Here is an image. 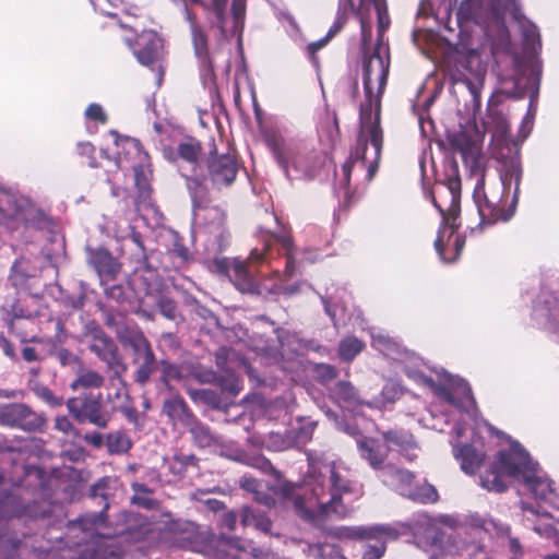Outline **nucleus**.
<instances>
[{
    "instance_id": "obj_1",
    "label": "nucleus",
    "mask_w": 559,
    "mask_h": 559,
    "mask_svg": "<svg viewBox=\"0 0 559 559\" xmlns=\"http://www.w3.org/2000/svg\"><path fill=\"white\" fill-rule=\"evenodd\" d=\"M201 142L192 136L179 142L176 148H163L164 157L174 163L181 177L186 179L192 201L193 224L199 226L198 235L204 238L203 246L207 255L205 263L209 271L229 280L240 293L263 299L297 294V283L284 284L282 281L260 280L264 272L259 267L267 266L271 272L285 277L293 276L296 271V247L290 231L274 213L266 215L275 227H258L257 245L246 260L218 257L229 246L230 235L225 228L224 211L219 207L205 209L206 189L203 185L204 178H201Z\"/></svg>"
},
{
    "instance_id": "obj_2",
    "label": "nucleus",
    "mask_w": 559,
    "mask_h": 559,
    "mask_svg": "<svg viewBox=\"0 0 559 559\" xmlns=\"http://www.w3.org/2000/svg\"><path fill=\"white\" fill-rule=\"evenodd\" d=\"M213 449L222 457L274 475L275 481L267 486V489L274 496L293 500L296 514L310 524L320 525L332 515L344 519L350 512L343 498L354 492L353 483L342 474L332 460L309 456V468L305 481L296 485L283 479L281 473L264 455L248 453L236 442L227 441L222 436L218 437V442Z\"/></svg>"
},
{
    "instance_id": "obj_3",
    "label": "nucleus",
    "mask_w": 559,
    "mask_h": 559,
    "mask_svg": "<svg viewBox=\"0 0 559 559\" xmlns=\"http://www.w3.org/2000/svg\"><path fill=\"white\" fill-rule=\"evenodd\" d=\"M372 36V27L361 20L362 46V85L365 100L359 107V132L354 150L342 166V177L335 186L338 198L349 199L350 174L354 167L366 169V179L371 181L379 167L383 147L381 128V98L386 86L390 58L389 48L377 44L371 53L368 52Z\"/></svg>"
},
{
    "instance_id": "obj_4",
    "label": "nucleus",
    "mask_w": 559,
    "mask_h": 559,
    "mask_svg": "<svg viewBox=\"0 0 559 559\" xmlns=\"http://www.w3.org/2000/svg\"><path fill=\"white\" fill-rule=\"evenodd\" d=\"M508 477L516 484L518 492L535 500V506L522 502V510L526 514L524 524L540 536L552 538L556 528L552 524H539L542 518L555 519L554 511H559V492L552 487L551 479L540 468L537 461L519 441H511L509 449L500 450L496 461L479 476L480 486L488 491L503 492L508 486L503 480Z\"/></svg>"
},
{
    "instance_id": "obj_5",
    "label": "nucleus",
    "mask_w": 559,
    "mask_h": 559,
    "mask_svg": "<svg viewBox=\"0 0 559 559\" xmlns=\"http://www.w3.org/2000/svg\"><path fill=\"white\" fill-rule=\"evenodd\" d=\"M63 508L51 501L41 499L23 506L20 499L9 490H0V556L3 559H20L23 554L31 552L36 559H46L49 550L36 545L33 533L16 532L22 523L33 522L39 526L61 523ZM36 535V533H34Z\"/></svg>"
},
{
    "instance_id": "obj_6",
    "label": "nucleus",
    "mask_w": 559,
    "mask_h": 559,
    "mask_svg": "<svg viewBox=\"0 0 559 559\" xmlns=\"http://www.w3.org/2000/svg\"><path fill=\"white\" fill-rule=\"evenodd\" d=\"M507 13L519 24L522 33V51L512 59L513 79L511 90H504L508 97L522 99L528 97L527 112L523 119L521 132L525 140L532 129L536 116L539 88L543 75L542 39L538 26L526 19L520 4Z\"/></svg>"
},
{
    "instance_id": "obj_7",
    "label": "nucleus",
    "mask_w": 559,
    "mask_h": 559,
    "mask_svg": "<svg viewBox=\"0 0 559 559\" xmlns=\"http://www.w3.org/2000/svg\"><path fill=\"white\" fill-rule=\"evenodd\" d=\"M372 341L384 355L403 364L402 370L408 379L429 388L441 401L466 413L469 417L476 416L478 412L476 401L469 384L463 378L453 376L443 368H429L437 376V379H433L421 369L426 364L420 357L401 348L391 337L378 334L372 335Z\"/></svg>"
},
{
    "instance_id": "obj_8",
    "label": "nucleus",
    "mask_w": 559,
    "mask_h": 559,
    "mask_svg": "<svg viewBox=\"0 0 559 559\" xmlns=\"http://www.w3.org/2000/svg\"><path fill=\"white\" fill-rule=\"evenodd\" d=\"M115 334L124 348L132 350L134 370L131 378L139 389L153 385L155 393H173L177 384L187 380L185 366L166 358L158 359L151 342L135 323L126 321Z\"/></svg>"
},
{
    "instance_id": "obj_9",
    "label": "nucleus",
    "mask_w": 559,
    "mask_h": 559,
    "mask_svg": "<svg viewBox=\"0 0 559 559\" xmlns=\"http://www.w3.org/2000/svg\"><path fill=\"white\" fill-rule=\"evenodd\" d=\"M334 534L340 539L366 540L361 559H381L386 550V543L400 536H412L413 543L420 548L442 542L441 530L424 513L414 514L406 521L392 524H372L359 526H337Z\"/></svg>"
},
{
    "instance_id": "obj_10",
    "label": "nucleus",
    "mask_w": 559,
    "mask_h": 559,
    "mask_svg": "<svg viewBox=\"0 0 559 559\" xmlns=\"http://www.w3.org/2000/svg\"><path fill=\"white\" fill-rule=\"evenodd\" d=\"M430 198L433 206L442 217L441 226L435 240V249L441 261L445 263L455 262L465 246V236H455L453 254L447 255L445 238L450 241L459 229L461 211V177L459 164L453 154L445 156L444 179L437 183L435 192L430 193Z\"/></svg>"
},
{
    "instance_id": "obj_11",
    "label": "nucleus",
    "mask_w": 559,
    "mask_h": 559,
    "mask_svg": "<svg viewBox=\"0 0 559 559\" xmlns=\"http://www.w3.org/2000/svg\"><path fill=\"white\" fill-rule=\"evenodd\" d=\"M522 177V163L520 153L516 152L503 164L500 171L501 194L487 195L484 176L477 180L473 191V201L477 207L479 224L471 228V233L481 230L485 226H492L498 222H509L514 216Z\"/></svg>"
},
{
    "instance_id": "obj_12",
    "label": "nucleus",
    "mask_w": 559,
    "mask_h": 559,
    "mask_svg": "<svg viewBox=\"0 0 559 559\" xmlns=\"http://www.w3.org/2000/svg\"><path fill=\"white\" fill-rule=\"evenodd\" d=\"M266 143L277 166L289 181L313 180L326 162L322 151L302 140L270 135Z\"/></svg>"
},
{
    "instance_id": "obj_13",
    "label": "nucleus",
    "mask_w": 559,
    "mask_h": 559,
    "mask_svg": "<svg viewBox=\"0 0 559 559\" xmlns=\"http://www.w3.org/2000/svg\"><path fill=\"white\" fill-rule=\"evenodd\" d=\"M50 224L48 215L28 198L0 187V226L11 233L43 230Z\"/></svg>"
},
{
    "instance_id": "obj_14",
    "label": "nucleus",
    "mask_w": 559,
    "mask_h": 559,
    "mask_svg": "<svg viewBox=\"0 0 559 559\" xmlns=\"http://www.w3.org/2000/svg\"><path fill=\"white\" fill-rule=\"evenodd\" d=\"M123 246L124 249L131 250L130 259L135 263L133 276L127 286L115 283V277L105 280L104 283L100 284L104 287L105 296L118 302L123 311H135V307L132 306L133 299L141 298V292L134 289L136 282L142 280L139 273L143 271L153 275L154 270L147 262L146 249L140 233L132 228L130 236L124 239Z\"/></svg>"
},
{
    "instance_id": "obj_15",
    "label": "nucleus",
    "mask_w": 559,
    "mask_h": 559,
    "mask_svg": "<svg viewBox=\"0 0 559 559\" xmlns=\"http://www.w3.org/2000/svg\"><path fill=\"white\" fill-rule=\"evenodd\" d=\"M109 134L115 139L118 147L115 156L116 168H131L133 170L134 183L139 191V198L143 201L147 200L151 194L148 154L143 151L142 144L138 139L121 136L116 130H110Z\"/></svg>"
},
{
    "instance_id": "obj_16",
    "label": "nucleus",
    "mask_w": 559,
    "mask_h": 559,
    "mask_svg": "<svg viewBox=\"0 0 559 559\" xmlns=\"http://www.w3.org/2000/svg\"><path fill=\"white\" fill-rule=\"evenodd\" d=\"M325 416L333 423L335 429L352 437L356 442L358 455L374 471L382 469L388 456L383 442L364 435L359 427V418L340 417L330 408L320 406Z\"/></svg>"
},
{
    "instance_id": "obj_17",
    "label": "nucleus",
    "mask_w": 559,
    "mask_h": 559,
    "mask_svg": "<svg viewBox=\"0 0 559 559\" xmlns=\"http://www.w3.org/2000/svg\"><path fill=\"white\" fill-rule=\"evenodd\" d=\"M516 5L518 0H463L457 9V23H492L501 33L508 34L506 14Z\"/></svg>"
},
{
    "instance_id": "obj_18",
    "label": "nucleus",
    "mask_w": 559,
    "mask_h": 559,
    "mask_svg": "<svg viewBox=\"0 0 559 559\" xmlns=\"http://www.w3.org/2000/svg\"><path fill=\"white\" fill-rule=\"evenodd\" d=\"M117 489V478L110 476L99 478L88 487L86 498L91 503L100 507V510L86 513L76 521H69V525L72 527L79 526L82 531H90L93 527L105 526L108 518L107 510L115 499Z\"/></svg>"
},
{
    "instance_id": "obj_19",
    "label": "nucleus",
    "mask_w": 559,
    "mask_h": 559,
    "mask_svg": "<svg viewBox=\"0 0 559 559\" xmlns=\"http://www.w3.org/2000/svg\"><path fill=\"white\" fill-rule=\"evenodd\" d=\"M238 170L239 164L235 156L229 153L218 154L214 146L206 158V175H204L203 169L201 168V178H204L203 185L206 190L207 181H210L216 189L227 188L234 183ZM207 203L209 198L206 197L205 209L211 207Z\"/></svg>"
},
{
    "instance_id": "obj_20",
    "label": "nucleus",
    "mask_w": 559,
    "mask_h": 559,
    "mask_svg": "<svg viewBox=\"0 0 559 559\" xmlns=\"http://www.w3.org/2000/svg\"><path fill=\"white\" fill-rule=\"evenodd\" d=\"M328 396L341 411L332 409L326 405L324 400H314L317 406L321 411L322 408L320 406H323L324 409L330 408L341 418H359V409L364 405H369V403H366L361 397L358 389L348 380H337L334 382L332 386H329Z\"/></svg>"
},
{
    "instance_id": "obj_21",
    "label": "nucleus",
    "mask_w": 559,
    "mask_h": 559,
    "mask_svg": "<svg viewBox=\"0 0 559 559\" xmlns=\"http://www.w3.org/2000/svg\"><path fill=\"white\" fill-rule=\"evenodd\" d=\"M40 280L41 266L37 258L20 255L10 266L8 283L15 289L16 295L21 292L35 295Z\"/></svg>"
},
{
    "instance_id": "obj_22",
    "label": "nucleus",
    "mask_w": 559,
    "mask_h": 559,
    "mask_svg": "<svg viewBox=\"0 0 559 559\" xmlns=\"http://www.w3.org/2000/svg\"><path fill=\"white\" fill-rule=\"evenodd\" d=\"M13 463L14 473L9 476V481L14 487L24 488L33 495L46 498L52 489V478L46 469L35 464H23L15 461Z\"/></svg>"
},
{
    "instance_id": "obj_23",
    "label": "nucleus",
    "mask_w": 559,
    "mask_h": 559,
    "mask_svg": "<svg viewBox=\"0 0 559 559\" xmlns=\"http://www.w3.org/2000/svg\"><path fill=\"white\" fill-rule=\"evenodd\" d=\"M69 413L79 424L90 423L98 428H106L109 416L104 409L102 395H85L83 399L71 397L67 401Z\"/></svg>"
},
{
    "instance_id": "obj_24",
    "label": "nucleus",
    "mask_w": 559,
    "mask_h": 559,
    "mask_svg": "<svg viewBox=\"0 0 559 559\" xmlns=\"http://www.w3.org/2000/svg\"><path fill=\"white\" fill-rule=\"evenodd\" d=\"M318 295L325 314L335 329L346 326L352 321L356 310L346 299L347 293L344 288L331 287L326 288L324 293H318Z\"/></svg>"
},
{
    "instance_id": "obj_25",
    "label": "nucleus",
    "mask_w": 559,
    "mask_h": 559,
    "mask_svg": "<svg viewBox=\"0 0 559 559\" xmlns=\"http://www.w3.org/2000/svg\"><path fill=\"white\" fill-rule=\"evenodd\" d=\"M471 525L476 530L495 534L501 542V546L507 549L509 559H522L524 556L523 546L519 537L512 534L509 524L495 520L492 518H483L478 514L471 516Z\"/></svg>"
},
{
    "instance_id": "obj_26",
    "label": "nucleus",
    "mask_w": 559,
    "mask_h": 559,
    "mask_svg": "<svg viewBox=\"0 0 559 559\" xmlns=\"http://www.w3.org/2000/svg\"><path fill=\"white\" fill-rule=\"evenodd\" d=\"M126 43L142 66L154 70L163 56L164 48L163 39L155 31H143L135 37L134 41L127 38Z\"/></svg>"
},
{
    "instance_id": "obj_27",
    "label": "nucleus",
    "mask_w": 559,
    "mask_h": 559,
    "mask_svg": "<svg viewBox=\"0 0 559 559\" xmlns=\"http://www.w3.org/2000/svg\"><path fill=\"white\" fill-rule=\"evenodd\" d=\"M0 420L4 425L25 431H40L45 426V418L23 403H13L3 407L0 412Z\"/></svg>"
},
{
    "instance_id": "obj_28",
    "label": "nucleus",
    "mask_w": 559,
    "mask_h": 559,
    "mask_svg": "<svg viewBox=\"0 0 559 559\" xmlns=\"http://www.w3.org/2000/svg\"><path fill=\"white\" fill-rule=\"evenodd\" d=\"M87 348L100 361L106 364L107 368L112 372L111 379H117L123 385L126 384L121 378L122 372L127 370L119 347L111 336H107L96 343H87Z\"/></svg>"
},
{
    "instance_id": "obj_29",
    "label": "nucleus",
    "mask_w": 559,
    "mask_h": 559,
    "mask_svg": "<svg viewBox=\"0 0 559 559\" xmlns=\"http://www.w3.org/2000/svg\"><path fill=\"white\" fill-rule=\"evenodd\" d=\"M318 426V420L310 416H297L296 424L286 431V436L282 437L280 433L272 435L271 439L274 442L281 440V443L276 447V450L281 451L290 447L301 448L306 445L313 436V432Z\"/></svg>"
},
{
    "instance_id": "obj_30",
    "label": "nucleus",
    "mask_w": 559,
    "mask_h": 559,
    "mask_svg": "<svg viewBox=\"0 0 559 559\" xmlns=\"http://www.w3.org/2000/svg\"><path fill=\"white\" fill-rule=\"evenodd\" d=\"M447 139L452 152L461 155L471 174L477 173L480 169V155L472 138L460 130L448 133Z\"/></svg>"
},
{
    "instance_id": "obj_31",
    "label": "nucleus",
    "mask_w": 559,
    "mask_h": 559,
    "mask_svg": "<svg viewBox=\"0 0 559 559\" xmlns=\"http://www.w3.org/2000/svg\"><path fill=\"white\" fill-rule=\"evenodd\" d=\"M382 441L386 454L389 452H397L409 462L417 457L415 452L417 449L416 441L413 435L405 429L394 428L383 431Z\"/></svg>"
},
{
    "instance_id": "obj_32",
    "label": "nucleus",
    "mask_w": 559,
    "mask_h": 559,
    "mask_svg": "<svg viewBox=\"0 0 559 559\" xmlns=\"http://www.w3.org/2000/svg\"><path fill=\"white\" fill-rule=\"evenodd\" d=\"M186 373L189 376L188 369L185 367ZM189 380V377L183 383L177 384L176 390L173 392V396L165 400L163 403L162 413L166 415L170 421L174 424H180L183 427L188 428L198 417L192 413V411L189 408L186 401L178 394H175L177 392L178 385L187 383ZM159 395L158 393H156ZM171 395V393H164L163 395Z\"/></svg>"
},
{
    "instance_id": "obj_33",
    "label": "nucleus",
    "mask_w": 559,
    "mask_h": 559,
    "mask_svg": "<svg viewBox=\"0 0 559 559\" xmlns=\"http://www.w3.org/2000/svg\"><path fill=\"white\" fill-rule=\"evenodd\" d=\"M86 260L97 273L100 283H104L105 280L115 277L120 270L118 261L106 248L103 247L91 248L87 246Z\"/></svg>"
},
{
    "instance_id": "obj_34",
    "label": "nucleus",
    "mask_w": 559,
    "mask_h": 559,
    "mask_svg": "<svg viewBox=\"0 0 559 559\" xmlns=\"http://www.w3.org/2000/svg\"><path fill=\"white\" fill-rule=\"evenodd\" d=\"M453 455L460 462L461 469L468 475L475 474L481 466L486 455L471 443L453 445Z\"/></svg>"
},
{
    "instance_id": "obj_35",
    "label": "nucleus",
    "mask_w": 559,
    "mask_h": 559,
    "mask_svg": "<svg viewBox=\"0 0 559 559\" xmlns=\"http://www.w3.org/2000/svg\"><path fill=\"white\" fill-rule=\"evenodd\" d=\"M185 20L189 23L191 41L197 59L211 57L209 50V37L203 27L198 23L195 14L189 9H185Z\"/></svg>"
},
{
    "instance_id": "obj_36",
    "label": "nucleus",
    "mask_w": 559,
    "mask_h": 559,
    "mask_svg": "<svg viewBox=\"0 0 559 559\" xmlns=\"http://www.w3.org/2000/svg\"><path fill=\"white\" fill-rule=\"evenodd\" d=\"M240 524L243 527L253 526L257 531L264 534H270L272 528V521L267 514L249 506H245L239 511Z\"/></svg>"
},
{
    "instance_id": "obj_37",
    "label": "nucleus",
    "mask_w": 559,
    "mask_h": 559,
    "mask_svg": "<svg viewBox=\"0 0 559 559\" xmlns=\"http://www.w3.org/2000/svg\"><path fill=\"white\" fill-rule=\"evenodd\" d=\"M455 83L463 84L469 92L473 103L476 107L480 106V92L485 81V70L478 68L475 71L468 70L467 73L460 72L454 76Z\"/></svg>"
},
{
    "instance_id": "obj_38",
    "label": "nucleus",
    "mask_w": 559,
    "mask_h": 559,
    "mask_svg": "<svg viewBox=\"0 0 559 559\" xmlns=\"http://www.w3.org/2000/svg\"><path fill=\"white\" fill-rule=\"evenodd\" d=\"M0 317L4 325L11 331L13 330L14 320L31 319L32 313L25 309L16 296L7 298L0 307Z\"/></svg>"
},
{
    "instance_id": "obj_39",
    "label": "nucleus",
    "mask_w": 559,
    "mask_h": 559,
    "mask_svg": "<svg viewBox=\"0 0 559 559\" xmlns=\"http://www.w3.org/2000/svg\"><path fill=\"white\" fill-rule=\"evenodd\" d=\"M400 495L408 498L409 500L423 504L433 503L438 500V491L435 486L424 483L421 485L416 484L409 486L408 488L402 487L400 489Z\"/></svg>"
},
{
    "instance_id": "obj_40",
    "label": "nucleus",
    "mask_w": 559,
    "mask_h": 559,
    "mask_svg": "<svg viewBox=\"0 0 559 559\" xmlns=\"http://www.w3.org/2000/svg\"><path fill=\"white\" fill-rule=\"evenodd\" d=\"M188 430L192 436L194 444L200 449L213 448L218 442L219 435L212 431V429L199 418L188 427Z\"/></svg>"
},
{
    "instance_id": "obj_41",
    "label": "nucleus",
    "mask_w": 559,
    "mask_h": 559,
    "mask_svg": "<svg viewBox=\"0 0 559 559\" xmlns=\"http://www.w3.org/2000/svg\"><path fill=\"white\" fill-rule=\"evenodd\" d=\"M190 397L193 401L203 403L213 409L226 412L230 402L224 397L221 392L213 389H198L190 391Z\"/></svg>"
},
{
    "instance_id": "obj_42",
    "label": "nucleus",
    "mask_w": 559,
    "mask_h": 559,
    "mask_svg": "<svg viewBox=\"0 0 559 559\" xmlns=\"http://www.w3.org/2000/svg\"><path fill=\"white\" fill-rule=\"evenodd\" d=\"M86 490V484L81 479L57 481L56 493L63 502L72 503L80 500Z\"/></svg>"
},
{
    "instance_id": "obj_43",
    "label": "nucleus",
    "mask_w": 559,
    "mask_h": 559,
    "mask_svg": "<svg viewBox=\"0 0 559 559\" xmlns=\"http://www.w3.org/2000/svg\"><path fill=\"white\" fill-rule=\"evenodd\" d=\"M226 4L227 0H212L211 4L204 5V9L211 14L207 19L211 27L217 28L223 37H227Z\"/></svg>"
},
{
    "instance_id": "obj_44",
    "label": "nucleus",
    "mask_w": 559,
    "mask_h": 559,
    "mask_svg": "<svg viewBox=\"0 0 559 559\" xmlns=\"http://www.w3.org/2000/svg\"><path fill=\"white\" fill-rule=\"evenodd\" d=\"M365 348V343L354 335H347L338 342L337 355L341 361L352 362Z\"/></svg>"
},
{
    "instance_id": "obj_45",
    "label": "nucleus",
    "mask_w": 559,
    "mask_h": 559,
    "mask_svg": "<svg viewBox=\"0 0 559 559\" xmlns=\"http://www.w3.org/2000/svg\"><path fill=\"white\" fill-rule=\"evenodd\" d=\"M156 308L165 319L173 321L177 326L185 322V317L177 302L168 295L160 294L156 298Z\"/></svg>"
},
{
    "instance_id": "obj_46",
    "label": "nucleus",
    "mask_w": 559,
    "mask_h": 559,
    "mask_svg": "<svg viewBox=\"0 0 559 559\" xmlns=\"http://www.w3.org/2000/svg\"><path fill=\"white\" fill-rule=\"evenodd\" d=\"M231 15H233V27L230 33L226 29L227 37H221L223 39H229L233 36H237L238 44H241L242 31L245 26L246 16V0H233L231 2Z\"/></svg>"
},
{
    "instance_id": "obj_47",
    "label": "nucleus",
    "mask_w": 559,
    "mask_h": 559,
    "mask_svg": "<svg viewBox=\"0 0 559 559\" xmlns=\"http://www.w3.org/2000/svg\"><path fill=\"white\" fill-rule=\"evenodd\" d=\"M213 380L217 382L221 394L226 397L227 401L237 396L242 389L239 377L234 372L218 377L213 374Z\"/></svg>"
},
{
    "instance_id": "obj_48",
    "label": "nucleus",
    "mask_w": 559,
    "mask_h": 559,
    "mask_svg": "<svg viewBox=\"0 0 559 559\" xmlns=\"http://www.w3.org/2000/svg\"><path fill=\"white\" fill-rule=\"evenodd\" d=\"M314 379L329 391V386H332L338 378V369L330 364L317 362L311 368Z\"/></svg>"
},
{
    "instance_id": "obj_49",
    "label": "nucleus",
    "mask_w": 559,
    "mask_h": 559,
    "mask_svg": "<svg viewBox=\"0 0 559 559\" xmlns=\"http://www.w3.org/2000/svg\"><path fill=\"white\" fill-rule=\"evenodd\" d=\"M61 340L52 341L48 349V355L56 358L62 367H72L80 362V357L72 353L70 349L59 346Z\"/></svg>"
},
{
    "instance_id": "obj_50",
    "label": "nucleus",
    "mask_w": 559,
    "mask_h": 559,
    "mask_svg": "<svg viewBox=\"0 0 559 559\" xmlns=\"http://www.w3.org/2000/svg\"><path fill=\"white\" fill-rule=\"evenodd\" d=\"M198 62L202 84L205 88L209 90L210 94H212L214 91H216V76L212 58H200L198 59Z\"/></svg>"
},
{
    "instance_id": "obj_51",
    "label": "nucleus",
    "mask_w": 559,
    "mask_h": 559,
    "mask_svg": "<svg viewBox=\"0 0 559 559\" xmlns=\"http://www.w3.org/2000/svg\"><path fill=\"white\" fill-rule=\"evenodd\" d=\"M198 461L194 454L178 453L174 455L169 468L173 474L183 476L188 473L189 468L197 467Z\"/></svg>"
},
{
    "instance_id": "obj_52",
    "label": "nucleus",
    "mask_w": 559,
    "mask_h": 559,
    "mask_svg": "<svg viewBox=\"0 0 559 559\" xmlns=\"http://www.w3.org/2000/svg\"><path fill=\"white\" fill-rule=\"evenodd\" d=\"M107 450L110 454L127 453L131 449V441L122 432H110L106 439Z\"/></svg>"
},
{
    "instance_id": "obj_53",
    "label": "nucleus",
    "mask_w": 559,
    "mask_h": 559,
    "mask_svg": "<svg viewBox=\"0 0 559 559\" xmlns=\"http://www.w3.org/2000/svg\"><path fill=\"white\" fill-rule=\"evenodd\" d=\"M104 384V377L94 370L82 372L71 383V388L76 390L79 386L84 389H98Z\"/></svg>"
},
{
    "instance_id": "obj_54",
    "label": "nucleus",
    "mask_w": 559,
    "mask_h": 559,
    "mask_svg": "<svg viewBox=\"0 0 559 559\" xmlns=\"http://www.w3.org/2000/svg\"><path fill=\"white\" fill-rule=\"evenodd\" d=\"M457 555L461 559H475L478 555L485 552L484 545L476 539L472 540H457Z\"/></svg>"
},
{
    "instance_id": "obj_55",
    "label": "nucleus",
    "mask_w": 559,
    "mask_h": 559,
    "mask_svg": "<svg viewBox=\"0 0 559 559\" xmlns=\"http://www.w3.org/2000/svg\"><path fill=\"white\" fill-rule=\"evenodd\" d=\"M34 394L50 407H58L63 404V397L56 395L52 390L43 383H36L33 386Z\"/></svg>"
},
{
    "instance_id": "obj_56",
    "label": "nucleus",
    "mask_w": 559,
    "mask_h": 559,
    "mask_svg": "<svg viewBox=\"0 0 559 559\" xmlns=\"http://www.w3.org/2000/svg\"><path fill=\"white\" fill-rule=\"evenodd\" d=\"M364 0H338L337 4V15H342L345 19H348L350 14H356L359 17V21L364 20L367 24L371 26V23L366 21L361 15V5Z\"/></svg>"
},
{
    "instance_id": "obj_57",
    "label": "nucleus",
    "mask_w": 559,
    "mask_h": 559,
    "mask_svg": "<svg viewBox=\"0 0 559 559\" xmlns=\"http://www.w3.org/2000/svg\"><path fill=\"white\" fill-rule=\"evenodd\" d=\"M374 9L377 11V17H378V41L381 40L383 34L390 26V17L388 14V9L384 3H382V0H371ZM381 44V43H378Z\"/></svg>"
},
{
    "instance_id": "obj_58",
    "label": "nucleus",
    "mask_w": 559,
    "mask_h": 559,
    "mask_svg": "<svg viewBox=\"0 0 559 559\" xmlns=\"http://www.w3.org/2000/svg\"><path fill=\"white\" fill-rule=\"evenodd\" d=\"M306 235L309 237L310 245L320 247L330 242V234L318 226L311 225L305 229Z\"/></svg>"
},
{
    "instance_id": "obj_59",
    "label": "nucleus",
    "mask_w": 559,
    "mask_h": 559,
    "mask_svg": "<svg viewBox=\"0 0 559 559\" xmlns=\"http://www.w3.org/2000/svg\"><path fill=\"white\" fill-rule=\"evenodd\" d=\"M85 337L88 340L87 343H96L103 338L109 336L104 329L95 321H90L85 324Z\"/></svg>"
},
{
    "instance_id": "obj_60",
    "label": "nucleus",
    "mask_w": 559,
    "mask_h": 559,
    "mask_svg": "<svg viewBox=\"0 0 559 559\" xmlns=\"http://www.w3.org/2000/svg\"><path fill=\"white\" fill-rule=\"evenodd\" d=\"M84 115L87 120H93L102 124H105L108 120L107 114L104 111L103 107L97 103L90 104Z\"/></svg>"
},
{
    "instance_id": "obj_61",
    "label": "nucleus",
    "mask_w": 559,
    "mask_h": 559,
    "mask_svg": "<svg viewBox=\"0 0 559 559\" xmlns=\"http://www.w3.org/2000/svg\"><path fill=\"white\" fill-rule=\"evenodd\" d=\"M393 479L396 480V491L400 493L402 487L408 488L414 484V475L409 471L403 468H396L392 475Z\"/></svg>"
},
{
    "instance_id": "obj_62",
    "label": "nucleus",
    "mask_w": 559,
    "mask_h": 559,
    "mask_svg": "<svg viewBox=\"0 0 559 559\" xmlns=\"http://www.w3.org/2000/svg\"><path fill=\"white\" fill-rule=\"evenodd\" d=\"M239 487L254 495L255 491L263 487V483L251 475L245 474L239 478Z\"/></svg>"
},
{
    "instance_id": "obj_63",
    "label": "nucleus",
    "mask_w": 559,
    "mask_h": 559,
    "mask_svg": "<svg viewBox=\"0 0 559 559\" xmlns=\"http://www.w3.org/2000/svg\"><path fill=\"white\" fill-rule=\"evenodd\" d=\"M126 322L124 318L118 312L111 310L104 311V323L105 325L116 332L120 325Z\"/></svg>"
},
{
    "instance_id": "obj_64",
    "label": "nucleus",
    "mask_w": 559,
    "mask_h": 559,
    "mask_svg": "<svg viewBox=\"0 0 559 559\" xmlns=\"http://www.w3.org/2000/svg\"><path fill=\"white\" fill-rule=\"evenodd\" d=\"M159 340L169 350H178L181 347L180 338L175 332H163Z\"/></svg>"
}]
</instances>
